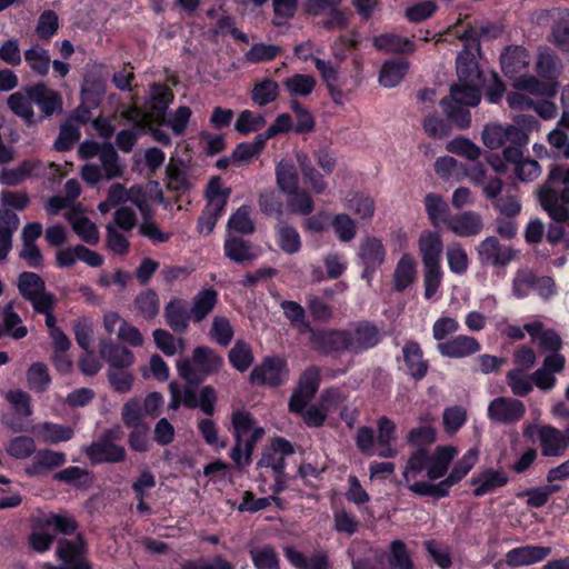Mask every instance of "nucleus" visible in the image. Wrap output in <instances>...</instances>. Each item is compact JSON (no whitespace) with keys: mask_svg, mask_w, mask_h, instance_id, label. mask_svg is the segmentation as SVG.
Listing matches in <instances>:
<instances>
[{"mask_svg":"<svg viewBox=\"0 0 569 569\" xmlns=\"http://www.w3.org/2000/svg\"><path fill=\"white\" fill-rule=\"evenodd\" d=\"M539 199L543 209L556 221L548 228L547 240L555 244L565 237V230L560 222L569 219V168L553 164L548 173V179L539 189Z\"/></svg>","mask_w":569,"mask_h":569,"instance_id":"f257e3e1","label":"nucleus"},{"mask_svg":"<svg viewBox=\"0 0 569 569\" xmlns=\"http://www.w3.org/2000/svg\"><path fill=\"white\" fill-rule=\"evenodd\" d=\"M479 450L470 448L462 458L457 461L450 473L440 482L416 481L409 486V490L420 497L441 499L449 495L452 486L461 481L478 461Z\"/></svg>","mask_w":569,"mask_h":569,"instance_id":"f03ea898","label":"nucleus"},{"mask_svg":"<svg viewBox=\"0 0 569 569\" xmlns=\"http://www.w3.org/2000/svg\"><path fill=\"white\" fill-rule=\"evenodd\" d=\"M479 450L470 448L462 458L457 461L450 473L440 482L416 481L409 486V490L420 497L441 499L449 495L452 486L461 481L478 461Z\"/></svg>","mask_w":569,"mask_h":569,"instance_id":"7ed1b4c3","label":"nucleus"},{"mask_svg":"<svg viewBox=\"0 0 569 569\" xmlns=\"http://www.w3.org/2000/svg\"><path fill=\"white\" fill-rule=\"evenodd\" d=\"M122 438L123 431L120 426L106 429L97 440L86 447L84 453L93 465L123 462L127 452L124 447L119 445Z\"/></svg>","mask_w":569,"mask_h":569,"instance_id":"20e7f679","label":"nucleus"},{"mask_svg":"<svg viewBox=\"0 0 569 569\" xmlns=\"http://www.w3.org/2000/svg\"><path fill=\"white\" fill-rule=\"evenodd\" d=\"M512 295L517 299H525L531 292L537 293L542 300L548 301L557 292V284L550 276H538L531 268H519L512 279Z\"/></svg>","mask_w":569,"mask_h":569,"instance_id":"39448f33","label":"nucleus"},{"mask_svg":"<svg viewBox=\"0 0 569 569\" xmlns=\"http://www.w3.org/2000/svg\"><path fill=\"white\" fill-rule=\"evenodd\" d=\"M100 164L88 162L81 168V178L89 186H96L100 180L121 178L126 164L110 142H104V149L99 158Z\"/></svg>","mask_w":569,"mask_h":569,"instance_id":"423d86ee","label":"nucleus"},{"mask_svg":"<svg viewBox=\"0 0 569 569\" xmlns=\"http://www.w3.org/2000/svg\"><path fill=\"white\" fill-rule=\"evenodd\" d=\"M309 342L311 349L320 356L340 357L348 353L345 328H313Z\"/></svg>","mask_w":569,"mask_h":569,"instance_id":"0eeeda50","label":"nucleus"},{"mask_svg":"<svg viewBox=\"0 0 569 569\" xmlns=\"http://www.w3.org/2000/svg\"><path fill=\"white\" fill-rule=\"evenodd\" d=\"M56 556L61 563L59 566L46 565L44 569H92L86 558V542L80 535L73 539H59Z\"/></svg>","mask_w":569,"mask_h":569,"instance_id":"6e6552de","label":"nucleus"},{"mask_svg":"<svg viewBox=\"0 0 569 569\" xmlns=\"http://www.w3.org/2000/svg\"><path fill=\"white\" fill-rule=\"evenodd\" d=\"M348 353L360 355L377 347L381 341L379 328L371 321L360 320L345 328Z\"/></svg>","mask_w":569,"mask_h":569,"instance_id":"1a4fd4ad","label":"nucleus"},{"mask_svg":"<svg viewBox=\"0 0 569 569\" xmlns=\"http://www.w3.org/2000/svg\"><path fill=\"white\" fill-rule=\"evenodd\" d=\"M288 365L287 360L280 356H269L262 359L257 365L250 376L249 380L252 385L280 387L288 379Z\"/></svg>","mask_w":569,"mask_h":569,"instance_id":"9d476101","label":"nucleus"},{"mask_svg":"<svg viewBox=\"0 0 569 569\" xmlns=\"http://www.w3.org/2000/svg\"><path fill=\"white\" fill-rule=\"evenodd\" d=\"M522 401L512 397H498L489 402L488 417L491 421L501 425H515L526 415Z\"/></svg>","mask_w":569,"mask_h":569,"instance_id":"9b49d317","label":"nucleus"},{"mask_svg":"<svg viewBox=\"0 0 569 569\" xmlns=\"http://www.w3.org/2000/svg\"><path fill=\"white\" fill-rule=\"evenodd\" d=\"M477 253L482 264L503 268L516 258L517 251L502 246L497 237L490 236L479 243Z\"/></svg>","mask_w":569,"mask_h":569,"instance_id":"f8f14e48","label":"nucleus"},{"mask_svg":"<svg viewBox=\"0 0 569 569\" xmlns=\"http://www.w3.org/2000/svg\"><path fill=\"white\" fill-rule=\"evenodd\" d=\"M319 385L320 369L315 366L307 368L299 379L297 390L290 397L289 410L302 411L317 393Z\"/></svg>","mask_w":569,"mask_h":569,"instance_id":"ddd939ff","label":"nucleus"},{"mask_svg":"<svg viewBox=\"0 0 569 569\" xmlns=\"http://www.w3.org/2000/svg\"><path fill=\"white\" fill-rule=\"evenodd\" d=\"M528 134L523 129L516 126L491 124L486 126L482 132V142L490 149H498L508 142L518 144L528 143Z\"/></svg>","mask_w":569,"mask_h":569,"instance_id":"4468645a","label":"nucleus"},{"mask_svg":"<svg viewBox=\"0 0 569 569\" xmlns=\"http://www.w3.org/2000/svg\"><path fill=\"white\" fill-rule=\"evenodd\" d=\"M26 92L31 96L33 103L41 111V118H49L63 112V100L60 92L50 89L46 83L39 82L26 87Z\"/></svg>","mask_w":569,"mask_h":569,"instance_id":"2eb2a0df","label":"nucleus"},{"mask_svg":"<svg viewBox=\"0 0 569 569\" xmlns=\"http://www.w3.org/2000/svg\"><path fill=\"white\" fill-rule=\"evenodd\" d=\"M566 366V358L561 353L548 355L543 359L542 366L537 369L531 380L542 391L553 389L557 382L555 373H560Z\"/></svg>","mask_w":569,"mask_h":569,"instance_id":"dca6fc26","label":"nucleus"},{"mask_svg":"<svg viewBox=\"0 0 569 569\" xmlns=\"http://www.w3.org/2000/svg\"><path fill=\"white\" fill-rule=\"evenodd\" d=\"M295 452L292 445L283 439L276 438L271 446L267 448L258 461L259 468H270L274 475H282L286 461V456H291Z\"/></svg>","mask_w":569,"mask_h":569,"instance_id":"f3484780","label":"nucleus"},{"mask_svg":"<svg viewBox=\"0 0 569 569\" xmlns=\"http://www.w3.org/2000/svg\"><path fill=\"white\" fill-rule=\"evenodd\" d=\"M405 372L413 380H422L428 370L429 361L423 358V351L417 341L408 340L402 347Z\"/></svg>","mask_w":569,"mask_h":569,"instance_id":"a211bd4d","label":"nucleus"},{"mask_svg":"<svg viewBox=\"0 0 569 569\" xmlns=\"http://www.w3.org/2000/svg\"><path fill=\"white\" fill-rule=\"evenodd\" d=\"M480 348L481 346L476 338L466 335H459L437 345V350L442 357L453 359L472 356L477 353Z\"/></svg>","mask_w":569,"mask_h":569,"instance_id":"6ab92c4d","label":"nucleus"},{"mask_svg":"<svg viewBox=\"0 0 569 569\" xmlns=\"http://www.w3.org/2000/svg\"><path fill=\"white\" fill-rule=\"evenodd\" d=\"M447 227L458 237H475L482 231L483 220L480 213L469 210L450 217Z\"/></svg>","mask_w":569,"mask_h":569,"instance_id":"aec40b11","label":"nucleus"},{"mask_svg":"<svg viewBox=\"0 0 569 569\" xmlns=\"http://www.w3.org/2000/svg\"><path fill=\"white\" fill-rule=\"evenodd\" d=\"M508 481L509 477L505 470L488 468L473 476L470 483L475 487L473 496L482 497L506 486Z\"/></svg>","mask_w":569,"mask_h":569,"instance_id":"412c9836","label":"nucleus"},{"mask_svg":"<svg viewBox=\"0 0 569 569\" xmlns=\"http://www.w3.org/2000/svg\"><path fill=\"white\" fill-rule=\"evenodd\" d=\"M551 548L542 546H522L509 550L506 553V563L510 567L530 566L546 559Z\"/></svg>","mask_w":569,"mask_h":569,"instance_id":"4be33fe9","label":"nucleus"},{"mask_svg":"<svg viewBox=\"0 0 569 569\" xmlns=\"http://www.w3.org/2000/svg\"><path fill=\"white\" fill-rule=\"evenodd\" d=\"M99 353L110 366V369L128 368L134 362V355L130 349L110 339H102L100 341Z\"/></svg>","mask_w":569,"mask_h":569,"instance_id":"5701e85b","label":"nucleus"},{"mask_svg":"<svg viewBox=\"0 0 569 569\" xmlns=\"http://www.w3.org/2000/svg\"><path fill=\"white\" fill-rule=\"evenodd\" d=\"M224 254L238 264H247L257 258L253 246L241 237L229 233L223 243Z\"/></svg>","mask_w":569,"mask_h":569,"instance_id":"b1692460","label":"nucleus"},{"mask_svg":"<svg viewBox=\"0 0 569 569\" xmlns=\"http://www.w3.org/2000/svg\"><path fill=\"white\" fill-rule=\"evenodd\" d=\"M457 455L452 446L437 447L432 455L429 453L427 478L431 481L442 478Z\"/></svg>","mask_w":569,"mask_h":569,"instance_id":"393cba45","label":"nucleus"},{"mask_svg":"<svg viewBox=\"0 0 569 569\" xmlns=\"http://www.w3.org/2000/svg\"><path fill=\"white\" fill-rule=\"evenodd\" d=\"M418 246L423 267L440 266L443 243L438 233L431 231L422 232Z\"/></svg>","mask_w":569,"mask_h":569,"instance_id":"a878e982","label":"nucleus"},{"mask_svg":"<svg viewBox=\"0 0 569 569\" xmlns=\"http://www.w3.org/2000/svg\"><path fill=\"white\" fill-rule=\"evenodd\" d=\"M357 256L362 266L380 268L385 262L386 248L379 238L367 236L361 239Z\"/></svg>","mask_w":569,"mask_h":569,"instance_id":"bb28decb","label":"nucleus"},{"mask_svg":"<svg viewBox=\"0 0 569 569\" xmlns=\"http://www.w3.org/2000/svg\"><path fill=\"white\" fill-rule=\"evenodd\" d=\"M164 318L167 325L177 333H183L188 330L191 320L190 309L181 299H172L164 307Z\"/></svg>","mask_w":569,"mask_h":569,"instance_id":"cd10ccee","label":"nucleus"},{"mask_svg":"<svg viewBox=\"0 0 569 569\" xmlns=\"http://www.w3.org/2000/svg\"><path fill=\"white\" fill-rule=\"evenodd\" d=\"M64 217L83 242L90 246L98 244L100 237L96 223L77 210L66 212Z\"/></svg>","mask_w":569,"mask_h":569,"instance_id":"c85d7f7f","label":"nucleus"},{"mask_svg":"<svg viewBox=\"0 0 569 569\" xmlns=\"http://www.w3.org/2000/svg\"><path fill=\"white\" fill-rule=\"evenodd\" d=\"M287 560L297 569H330L329 558L326 552L321 550L315 551L307 558L301 551L293 547L284 549Z\"/></svg>","mask_w":569,"mask_h":569,"instance_id":"c756f323","label":"nucleus"},{"mask_svg":"<svg viewBox=\"0 0 569 569\" xmlns=\"http://www.w3.org/2000/svg\"><path fill=\"white\" fill-rule=\"evenodd\" d=\"M541 453L545 457H559L567 448L563 433L555 427L543 426L538 431Z\"/></svg>","mask_w":569,"mask_h":569,"instance_id":"7c9ffc66","label":"nucleus"},{"mask_svg":"<svg viewBox=\"0 0 569 569\" xmlns=\"http://www.w3.org/2000/svg\"><path fill=\"white\" fill-rule=\"evenodd\" d=\"M457 76L459 82H469L475 84L482 83V73L476 61L473 52L465 48L459 52L456 61Z\"/></svg>","mask_w":569,"mask_h":569,"instance_id":"2f4dec72","label":"nucleus"},{"mask_svg":"<svg viewBox=\"0 0 569 569\" xmlns=\"http://www.w3.org/2000/svg\"><path fill=\"white\" fill-rule=\"evenodd\" d=\"M373 47L386 53H412L416 49L415 42L396 33H381L373 38Z\"/></svg>","mask_w":569,"mask_h":569,"instance_id":"473e14b6","label":"nucleus"},{"mask_svg":"<svg viewBox=\"0 0 569 569\" xmlns=\"http://www.w3.org/2000/svg\"><path fill=\"white\" fill-rule=\"evenodd\" d=\"M500 64L505 74L511 78L529 66L528 51L519 46L508 47L501 53Z\"/></svg>","mask_w":569,"mask_h":569,"instance_id":"72a5a7b5","label":"nucleus"},{"mask_svg":"<svg viewBox=\"0 0 569 569\" xmlns=\"http://www.w3.org/2000/svg\"><path fill=\"white\" fill-rule=\"evenodd\" d=\"M440 106L450 126L452 124L461 130L470 127L471 113L469 111V107L455 101L450 97L442 98L440 100Z\"/></svg>","mask_w":569,"mask_h":569,"instance_id":"f704fd0d","label":"nucleus"},{"mask_svg":"<svg viewBox=\"0 0 569 569\" xmlns=\"http://www.w3.org/2000/svg\"><path fill=\"white\" fill-rule=\"evenodd\" d=\"M218 303V292L213 288L200 290L193 298L190 308L191 320L199 323L204 320Z\"/></svg>","mask_w":569,"mask_h":569,"instance_id":"c9c22d12","label":"nucleus"},{"mask_svg":"<svg viewBox=\"0 0 569 569\" xmlns=\"http://www.w3.org/2000/svg\"><path fill=\"white\" fill-rule=\"evenodd\" d=\"M67 461L66 455L60 451H52L49 449L39 450L26 472L29 476L42 475L51 469L64 465Z\"/></svg>","mask_w":569,"mask_h":569,"instance_id":"e433bc0d","label":"nucleus"},{"mask_svg":"<svg viewBox=\"0 0 569 569\" xmlns=\"http://www.w3.org/2000/svg\"><path fill=\"white\" fill-rule=\"evenodd\" d=\"M19 217L9 208H0V258H7L12 247V234L19 227Z\"/></svg>","mask_w":569,"mask_h":569,"instance_id":"4c0bfd02","label":"nucleus"},{"mask_svg":"<svg viewBox=\"0 0 569 569\" xmlns=\"http://www.w3.org/2000/svg\"><path fill=\"white\" fill-rule=\"evenodd\" d=\"M513 87L519 91H526L536 97L551 98L558 91V83L540 81L533 76H520L515 79Z\"/></svg>","mask_w":569,"mask_h":569,"instance_id":"58836bf2","label":"nucleus"},{"mask_svg":"<svg viewBox=\"0 0 569 569\" xmlns=\"http://www.w3.org/2000/svg\"><path fill=\"white\" fill-rule=\"evenodd\" d=\"M194 368L203 375H213L223 365V358L209 347L199 346L192 352Z\"/></svg>","mask_w":569,"mask_h":569,"instance_id":"ea45409f","label":"nucleus"},{"mask_svg":"<svg viewBox=\"0 0 569 569\" xmlns=\"http://www.w3.org/2000/svg\"><path fill=\"white\" fill-rule=\"evenodd\" d=\"M32 103L33 100L31 96L26 92V88L23 91H17L10 94L7 99L8 108L28 126H34L37 123Z\"/></svg>","mask_w":569,"mask_h":569,"instance_id":"a19ab883","label":"nucleus"},{"mask_svg":"<svg viewBox=\"0 0 569 569\" xmlns=\"http://www.w3.org/2000/svg\"><path fill=\"white\" fill-rule=\"evenodd\" d=\"M277 243L287 254L300 251L302 242L298 230L286 221L280 220L276 226Z\"/></svg>","mask_w":569,"mask_h":569,"instance_id":"79ce46f5","label":"nucleus"},{"mask_svg":"<svg viewBox=\"0 0 569 569\" xmlns=\"http://www.w3.org/2000/svg\"><path fill=\"white\" fill-rule=\"evenodd\" d=\"M416 261L405 253L399 259L393 272V289L398 292L406 290L416 279Z\"/></svg>","mask_w":569,"mask_h":569,"instance_id":"37998d69","label":"nucleus"},{"mask_svg":"<svg viewBox=\"0 0 569 569\" xmlns=\"http://www.w3.org/2000/svg\"><path fill=\"white\" fill-rule=\"evenodd\" d=\"M23 58L30 70L39 76L46 77L51 66V58L49 51L39 43L32 44L29 49L24 50Z\"/></svg>","mask_w":569,"mask_h":569,"instance_id":"c03bdc74","label":"nucleus"},{"mask_svg":"<svg viewBox=\"0 0 569 569\" xmlns=\"http://www.w3.org/2000/svg\"><path fill=\"white\" fill-rule=\"evenodd\" d=\"M280 307L287 320L299 333L310 335L315 327L307 320L306 310L300 303L292 300H283Z\"/></svg>","mask_w":569,"mask_h":569,"instance_id":"a18cd8bd","label":"nucleus"},{"mask_svg":"<svg viewBox=\"0 0 569 569\" xmlns=\"http://www.w3.org/2000/svg\"><path fill=\"white\" fill-rule=\"evenodd\" d=\"M409 69V63L402 60L386 61L379 72V82L386 88H393L400 83Z\"/></svg>","mask_w":569,"mask_h":569,"instance_id":"49530a36","label":"nucleus"},{"mask_svg":"<svg viewBox=\"0 0 569 569\" xmlns=\"http://www.w3.org/2000/svg\"><path fill=\"white\" fill-rule=\"evenodd\" d=\"M250 558L256 569H279L278 553L271 545H259L249 550Z\"/></svg>","mask_w":569,"mask_h":569,"instance_id":"de8ad7c7","label":"nucleus"},{"mask_svg":"<svg viewBox=\"0 0 569 569\" xmlns=\"http://www.w3.org/2000/svg\"><path fill=\"white\" fill-rule=\"evenodd\" d=\"M426 211L433 227L446 223L449 217V207L440 194L428 193L425 198Z\"/></svg>","mask_w":569,"mask_h":569,"instance_id":"09e8293b","label":"nucleus"},{"mask_svg":"<svg viewBox=\"0 0 569 569\" xmlns=\"http://www.w3.org/2000/svg\"><path fill=\"white\" fill-rule=\"evenodd\" d=\"M267 141L258 133L251 142H241L232 151L233 163L242 164L260 156Z\"/></svg>","mask_w":569,"mask_h":569,"instance_id":"8fccbe9b","label":"nucleus"},{"mask_svg":"<svg viewBox=\"0 0 569 569\" xmlns=\"http://www.w3.org/2000/svg\"><path fill=\"white\" fill-rule=\"evenodd\" d=\"M276 178L277 184L283 193L295 192L298 189V173L290 160L282 159L277 163Z\"/></svg>","mask_w":569,"mask_h":569,"instance_id":"3c124183","label":"nucleus"},{"mask_svg":"<svg viewBox=\"0 0 569 569\" xmlns=\"http://www.w3.org/2000/svg\"><path fill=\"white\" fill-rule=\"evenodd\" d=\"M251 208L242 204L233 212L227 223L228 231L239 234H252L256 230L254 221L250 218Z\"/></svg>","mask_w":569,"mask_h":569,"instance_id":"603ef678","label":"nucleus"},{"mask_svg":"<svg viewBox=\"0 0 569 569\" xmlns=\"http://www.w3.org/2000/svg\"><path fill=\"white\" fill-rule=\"evenodd\" d=\"M480 84L459 82L450 87V94L455 101L462 103L467 107H477L481 100Z\"/></svg>","mask_w":569,"mask_h":569,"instance_id":"864d4df0","label":"nucleus"},{"mask_svg":"<svg viewBox=\"0 0 569 569\" xmlns=\"http://www.w3.org/2000/svg\"><path fill=\"white\" fill-rule=\"evenodd\" d=\"M232 367L240 371H247L253 363L254 357L250 345L243 340H237L228 353Z\"/></svg>","mask_w":569,"mask_h":569,"instance_id":"5fc2aeb1","label":"nucleus"},{"mask_svg":"<svg viewBox=\"0 0 569 569\" xmlns=\"http://www.w3.org/2000/svg\"><path fill=\"white\" fill-rule=\"evenodd\" d=\"M561 489L559 485H545L540 487L529 488L517 493L518 498L526 497L527 506L530 508H541L550 499V497Z\"/></svg>","mask_w":569,"mask_h":569,"instance_id":"6e6d98bb","label":"nucleus"},{"mask_svg":"<svg viewBox=\"0 0 569 569\" xmlns=\"http://www.w3.org/2000/svg\"><path fill=\"white\" fill-rule=\"evenodd\" d=\"M431 420H433V418L429 413L420 417V421L426 422V425L413 428L408 432L407 441L409 445L415 446L418 449L425 448L436 441V430L428 423Z\"/></svg>","mask_w":569,"mask_h":569,"instance_id":"4d7b16f0","label":"nucleus"},{"mask_svg":"<svg viewBox=\"0 0 569 569\" xmlns=\"http://www.w3.org/2000/svg\"><path fill=\"white\" fill-rule=\"evenodd\" d=\"M172 100L173 93L168 87L164 84H152L150 109L154 118L163 119Z\"/></svg>","mask_w":569,"mask_h":569,"instance_id":"13d9d810","label":"nucleus"},{"mask_svg":"<svg viewBox=\"0 0 569 569\" xmlns=\"http://www.w3.org/2000/svg\"><path fill=\"white\" fill-rule=\"evenodd\" d=\"M428 460L429 451L426 448H418L410 455L402 473L408 487L411 485L410 481L417 478L422 471L427 472Z\"/></svg>","mask_w":569,"mask_h":569,"instance_id":"bf43d9fd","label":"nucleus"},{"mask_svg":"<svg viewBox=\"0 0 569 569\" xmlns=\"http://www.w3.org/2000/svg\"><path fill=\"white\" fill-rule=\"evenodd\" d=\"M282 84L290 97H307L313 91L316 79L310 74L296 73L286 78Z\"/></svg>","mask_w":569,"mask_h":569,"instance_id":"052dcab7","label":"nucleus"},{"mask_svg":"<svg viewBox=\"0 0 569 569\" xmlns=\"http://www.w3.org/2000/svg\"><path fill=\"white\" fill-rule=\"evenodd\" d=\"M278 96L279 84L271 79H264L256 83L251 91V99L259 107L273 102Z\"/></svg>","mask_w":569,"mask_h":569,"instance_id":"680f3d73","label":"nucleus"},{"mask_svg":"<svg viewBox=\"0 0 569 569\" xmlns=\"http://www.w3.org/2000/svg\"><path fill=\"white\" fill-rule=\"evenodd\" d=\"M266 123L267 120L262 114L254 113L251 110H243L234 122V130L242 136H248L251 132L261 130Z\"/></svg>","mask_w":569,"mask_h":569,"instance_id":"e2e57ef3","label":"nucleus"},{"mask_svg":"<svg viewBox=\"0 0 569 569\" xmlns=\"http://www.w3.org/2000/svg\"><path fill=\"white\" fill-rule=\"evenodd\" d=\"M51 378L48 367L43 362H34L27 370V382L31 390L41 393L44 392Z\"/></svg>","mask_w":569,"mask_h":569,"instance_id":"0e129e2a","label":"nucleus"},{"mask_svg":"<svg viewBox=\"0 0 569 569\" xmlns=\"http://www.w3.org/2000/svg\"><path fill=\"white\" fill-rule=\"evenodd\" d=\"M209 336L219 346L227 347L233 339L234 330L227 317L216 316L212 319Z\"/></svg>","mask_w":569,"mask_h":569,"instance_id":"69168bd1","label":"nucleus"},{"mask_svg":"<svg viewBox=\"0 0 569 569\" xmlns=\"http://www.w3.org/2000/svg\"><path fill=\"white\" fill-rule=\"evenodd\" d=\"M287 207L290 213L309 216L313 209L315 203L311 196L305 191L296 189L295 192H288Z\"/></svg>","mask_w":569,"mask_h":569,"instance_id":"338daca9","label":"nucleus"},{"mask_svg":"<svg viewBox=\"0 0 569 569\" xmlns=\"http://www.w3.org/2000/svg\"><path fill=\"white\" fill-rule=\"evenodd\" d=\"M134 306L141 317L152 319L159 312V297L154 290L147 289L136 297Z\"/></svg>","mask_w":569,"mask_h":569,"instance_id":"774afa93","label":"nucleus"}]
</instances>
